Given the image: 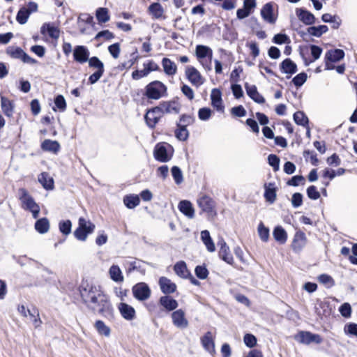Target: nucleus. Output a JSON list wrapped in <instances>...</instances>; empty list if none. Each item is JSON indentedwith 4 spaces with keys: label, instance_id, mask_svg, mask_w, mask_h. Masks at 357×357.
<instances>
[{
    "label": "nucleus",
    "instance_id": "nucleus-26",
    "mask_svg": "<svg viewBox=\"0 0 357 357\" xmlns=\"http://www.w3.org/2000/svg\"><path fill=\"white\" fill-rule=\"evenodd\" d=\"M159 284L162 292L165 294H172L176 289V285L165 277H161L159 279Z\"/></svg>",
    "mask_w": 357,
    "mask_h": 357
},
{
    "label": "nucleus",
    "instance_id": "nucleus-14",
    "mask_svg": "<svg viewBox=\"0 0 357 357\" xmlns=\"http://www.w3.org/2000/svg\"><path fill=\"white\" fill-rule=\"evenodd\" d=\"M173 324L177 328H185L188 326V321L185 317V312L182 309L174 310L172 313Z\"/></svg>",
    "mask_w": 357,
    "mask_h": 357
},
{
    "label": "nucleus",
    "instance_id": "nucleus-40",
    "mask_svg": "<svg viewBox=\"0 0 357 357\" xmlns=\"http://www.w3.org/2000/svg\"><path fill=\"white\" fill-rule=\"evenodd\" d=\"M96 17L100 24L107 22L110 19L109 10L106 8H98L96 11Z\"/></svg>",
    "mask_w": 357,
    "mask_h": 357
},
{
    "label": "nucleus",
    "instance_id": "nucleus-7",
    "mask_svg": "<svg viewBox=\"0 0 357 357\" xmlns=\"http://www.w3.org/2000/svg\"><path fill=\"white\" fill-rule=\"evenodd\" d=\"M197 204L202 211L207 214L208 218L212 219L217 215L215 204L210 197L202 195L197 199Z\"/></svg>",
    "mask_w": 357,
    "mask_h": 357
},
{
    "label": "nucleus",
    "instance_id": "nucleus-58",
    "mask_svg": "<svg viewBox=\"0 0 357 357\" xmlns=\"http://www.w3.org/2000/svg\"><path fill=\"white\" fill-rule=\"evenodd\" d=\"M72 224L70 220H66L59 223V229L61 233L68 235L71 231Z\"/></svg>",
    "mask_w": 357,
    "mask_h": 357
},
{
    "label": "nucleus",
    "instance_id": "nucleus-37",
    "mask_svg": "<svg viewBox=\"0 0 357 357\" xmlns=\"http://www.w3.org/2000/svg\"><path fill=\"white\" fill-rule=\"evenodd\" d=\"M38 181L46 190H52L54 188V180L47 173H41L38 176Z\"/></svg>",
    "mask_w": 357,
    "mask_h": 357
},
{
    "label": "nucleus",
    "instance_id": "nucleus-4",
    "mask_svg": "<svg viewBox=\"0 0 357 357\" xmlns=\"http://www.w3.org/2000/svg\"><path fill=\"white\" fill-rule=\"evenodd\" d=\"M167 86L160 81H153L145 87L144 95L148 99L159 100L167 96Z\"/></svg>",
    "mask_w": 357,
    "mask_h": 357
},
{
    "label": "nucleus",
    "instance_id": "nucleus-35",
    "mask_svg": "<svg viewBox=\"0 0 357 357\" xmlns=\"http://www.w3.org/2000/svg\"><path fill=\"white\" fill-rule=\"evenodd\" d=\"M274 239L280 244H284L287 240V233L281 226H277L273 231Z\"/></svg>",
    "mask_w": 357,
    "mask_h": 357
},
{
    "label": "nucleus",
    "instance_id": "nucleus-32",
    "mask_svg": "<svg viewBox=\"0 0 357 357\" xmlns=\"http://www.w3.org/2000/svg\"><path fill=\"white\" fill-rule=\"evenodd\" d=\"M344 56V52L343 50L340 49L331 50L328 51L325 54V60L331 62H338L342 59Z\"/></svg>",
    "mask_w": 357,
    "mask_h": 357
},
{
    "label": "nucleus",
    "instance_id": "nucleus-6",
    "mask_svg": "<svg viewBox=\"0 0 357 357\" xmlns=\"http://www.w3.org/2000/svg\"><path fill=\"white\" fill-rule=\"evenodd\" d=\"M195 53L198 61L204 68L206 70H211L213 57L212 50L207 46L199 45L196 47Z\"/></svg>",
    "mask_w": 357,
    "mask_h": 357
},
{
    "label": "nucleus",
    "instance_id": "nucleus-61",
    "mask_svg": "<svg viewBox=\"0 0 357 357\" xmlns=\"http://www.w3.org/2000/svg\"><path fill=\"white\" fill-rule=\"evenodd\" d=\"M268 164L273 167L275 171L279 169L280 159L276 155L271 154L268 157Z\"/></svg>",
    "mask_w": 357,
    "mask_h": 357
},
{
    "label": "nucleus",
    "instance_id": "nucleus-16",
    "mask_svg": "<svg viewBox=\"0 0 357 357\" xmlns=\"http://www.w3.org/2000/svg\"><path fill=\"white\" fill-rule=\"evenodd\" d=\"M120 314L123 319L128 321H132L136 317V311L135 308L126 303H120L117 305Z\"/></svg>",
    "mask_w": 357,
    "mask_h": 357
},
{
    "label": "nucleus",
    "instance_id": "nucleus-60",
    "mask_svg": "<svg viewBox=\"0 0 357 357\" xmlns=\"http://www.w3.org/2000/svg\"><path fill=\"white\" fill-rule=\"evenodd\" d=\"M307 194L310 199H318L320 197V194L317 190V188L314 185H311L307 189Z\"/></svg>",
    "mask_w": 357,
    "mask_h": 357
},
{
    "label": "nucleus",
    "instance_id": "nucleus-24",
    "mask_svg": "<svg viewBox=\"0 0 357 357\" xmlns=\"http://www.w3.org/2000/svg\"><path fill=\"white\" fill-rule=\"evenodd\" d=\"M218 245H220V251L219 255L222 258V260L226 261L227 264L232 265L233 264V257L229 252V248L227 245V243L224 240H221L218 243Z\"/></svg>",
    "mask_w": 357,
    "mask_h": 357
},
{
    "label": "nucleus",
    "instance_id": "nucleus-50",
    "mask_svg": "<svg viewBox=\"0 0 357 357\" xmlns=\"http://www.w3.org/2000/svg\"><path fill=\"white\" fill-rule=\"evenodd\" d=\"M294 119L296 123L303 126L307 125L308 122L307 117L303 112L300 111L294 114Z\"/></svg>",
    "mask_w": 357,
    "mask_h": 357
},
{
    "label": "nucleus",
    "instance_id": "nucleus-53",
    "mask_svg": "<svg viewBox=\"0 0 357 357\" xmlns=\"http://www.w3.org/2000/svg\"><path fill=\"white\" fill-rule=\"evenodd\" d=\"M110 277L112 280L116 282H122L123 281V276L121 269H109Z\"/></svg>",
    "mask_w": 357,
    "mask_h": 357
},
{
    "label": "nucleus",
    "instance_id": "nucleus-12",
    "mask_svg": "<svg viewBox=\"0 0 357 357\" xmlns=\"http://www.w3.org/2000/svg\"><path fill=\"white\" fill-rule=\"evenodd\" d=\"M90 56L89 49L84 45H77L73 50L74 60L79 63L87 62Z\"/></svg>",
    "mask_w": 357,
    "mask_h": 357
},
{
    "label": "nucleus",
    "instance_id": "nucleus-1",
    "mask_svg": "<svg viewBox=\"0 0 357 357\" xmlns=\"http://www.w3.org/2000/svg\"><path fill=\"white\" fill-rule=\"evenodd\" d=\"M86 307L93 313H98L111 320L114 317V311L109 296L102 289Z\"/></svg>",
    "mask_w": 357,
    "mask_h": 357
},
{
    "label": "nucleus",
    "instance_id": "nucleus-30",
    "mask_svg": "<svg viewBox=\"0 0 357 357\" xmlns=\"http://www.w3.org/2000/svg\"><path fill=\"white\" fill-rule=\"evenodd\" d=\"M332 307L328 301H321L316 307V312L320 317H328L332 314Z\"/></svg>",
    "mask_w": 357,
    "mask_h": 357
},
{
    "label": "nucleus",
    "instance_id": "nucleus-18",
    "mask_svg": "<svg viewBox=\"0 0 357 357\" xmlns=\"http://www.w3.org/2000/svg\"><path fill=\"white\" fill-rule=\"evenodd\" d=\"M15 105L13 100L8 98L1 96V108L3 114L10 118L15 112Z\"/></svg>",
    "mask_w": 357,
    "mask_h": 357
},
{
    "label": "nucleus",
    "instance_id": "nucleus-34",
    "mask_svg": "<svg viewBox=\"0 0 357 357\" xmlns=\"http://www.w3.org/2000/svg\"><path fill=\"white\" fill-rule=\"evenodd\" d=\"M280 69L283 73L291 75L296 72L297 66L290 59H286L281 63Z\"/></svg>",
    "mask_w": 357,
    "mask_h": 357
},
{
    "label": "nucleus",
    "instance_id": "nucleus-3",
    "mask_svg": "<svg viewBox=\"0 0 357 357\" xmlns=\"http://www.w3.org/2000/svg\"><path fill=\"white\" fill-rule=\"evenodd\" d=\"M18 198L20 200L22 208L29 211L32 213L33 218L36 219L40 213V206L29 192L24 188H20Z\"/></svg>",
    "mask_w": 357,
    "mask_h": 357
},
{
    "label": "nucleus",
    "instance_id": "nucleus-47",
    "mask_svg": "<svg viewBox=\"0 0 357 357\" xmlns=\"http://www.w3.org/2000/svg\"><path fill=\"white\" fill-rule=\"evenodd\" d=\"M87 62L89 67L96 69V71H105L103 63L97 56L89 58Z\"/></svg>",
    "mask_w": 357,
    "mask_h": 357
},
{
    "label": "nucleus",
    "instance_id": "nucleus-11",
    "mask_svg": "<svg viewBox=\"0 0 357 357\" xmlns=\"http://www.w3.org/2000/svg\"><path fill=\"white\" fill-rule=\"evenodd\" d=\"M295 339L300 343L310 344L312 342L321 344L323 341L321 336L319 334H314L310 331H299L296 335Z\"/></svg>",
    "mask_w": 357,
    "mask_h": 357
},
{
    "label": "nucleus",
    "instance_id": "nucleus-44",
    "mask_svg": "<svg viewBox=\"0 0 357 357\" xmlns=\"http://www.w3.org/2000/svg\"><path fill=\"white\" fill-rule=\"evenodd\" d=\"M123 202L129 208H133L139 204L140 200L138 195H130L124 197Z\"/></svg>",
    "mask_w": 357,
    "mask_h": 357
},
{
    "label": "nucleus",
    "instance_id": "nucleus-57",
    "mask_svg": "<svg viewBox=\"0 0 357 357\" xmlns=\"http://www.w3.org/2000/svg\"><path fill=\"white\" fill-rule=\"evenodd\" d=\"M212 111L210 108L203 107L198 112L199 118L202 121H206L211 116Z\"/></svg>",
    "mask_w": 357,
    "mask_h": 357
},
{
    "label": "nucleus",
    "instance_id": "nucleus-45",
    "mask_svg": "<svg viewBox=\"0 0 357 357\" xmlns=\"http://www.w3.org/2000/svg\"><path fill=\"white\" fill-rule=\"evenodd\" d=\"M319 283L324 285L326 288H331L335 285V280L328 274H321L317 277Z\"/></svg>",
    "mask_w": 357,
    "mask_h": 357
},
{
    "label": "nucleus",
    "instance_id": "nucleus-9",
    "mask_svg": "<svg viewBox=\"0 0 357 357\" xmlns=\"http://www.w3.org/2000/svg\"><path fill=\"white\" fill-rule=\"evenodd\" d=\"M134 298L139 301L149 299L151 294V289L145 282H138L132 287Z\"/></svg>",
    "mask_w": 357,
    "mask_h": 357
},
{
    "label": "nucleus",
    "instance_id": "nucleus-63",
    "mask_svg": "<svg viewBox=\"0 0 357 357\" xmlns=\"http://www.w3.org/2000/svg\"><path fill=\"white\" fill-rule=\"evenodd\" d=\"M176 136L179 140L184 141L188 137V132L185 126L180 127L176 130Z\"/></svg>",
    "mask_w": 357,
    "mask_h": 357
},
{
    "label": "nucleus",
    "instance_id": "nucleus-19",
    "mask_svg": "<svg viewBox=\"0 0 357 357\" xmlns=\"http://www.w3.org/2000/svg\"><path fill=\"white\" fill-rule=\"evenodd\" d=\"M162 117L161 112L158 107L149 109L146 115L145 120L150 128H154L159 119Z\"/></svg>",
    "mask_w": 357,
    "mask_h": 357
},
{
    "label": "nucleus",
    "instance_id": "nucleus-29",
    "mask_svg": "<svg viewBox=\"0 0 357 357\" xmlns=\"http://www.w3.org/2000/svg\"><path fill=\"white\" fill-rule=\"evenodd\" d=\"M149 14L154 19H165L164 8L159 3H153L151 4L148 8Z\"/></svg>",
    "mask_w": 357,
    "mask_h": 357
},
{
    "label": "nucleus",
    "instance_id": "nucleus-55",
    "mask_svg": "<svg viewBox=\"0 0 357 357\" xmlns=\"http://www.w3.org/2000/svg\"><path fill=\"white\" fill-rule=\"evenodd\" d=\"M344 333L349 335H354L357 337V324L349 323L344 326Z\"/></svg>",
    "mask_w": 357,
    "mask_h": 357
},
{
    "label": "nucleus",
    "instance_id": "nucleus-33",
    "mask_svg": "<svg viewBox=\"0 0 357 357\" xmlns=\"http://www.w3.org/2000/svg\"><path fill=\"white\" fill-rule=\"evenodd\" d=\"M247 94L256 102L264 103L265 99L259 94L257 90V87L255 85H245Z\"/></svg>",
    "mask_w": 357,
    "mask_h": 357
},
{
    "label": "nucleus",
    "instance_id": "nucleus-39",
    "mask_svg": "<svg viewBox=\"0 0 357 357\" xmlns=\"http://www.w3.org/2000/svg\"><path fill=\"white\" fill-rule=\"evenodd\" d=\"M36 230L40 234H45L49 231L50 222L46 218L38 220L35 224Z\"/></svg>",
    "mask_w": 357,
    "mask_h": 357
},
{
    "label": "nucleus",
    "instance_id": "nucleus-13",
    "mask_svg": "<svg viewBox=\"0 0 357 357\" xmlns=\"http://www.w3.org/2000/svg\"><path fill=\"white\" fill-rule=\"evenodd\" d=\"M185 74L191 84L197 87L201 86L204 82V79L199 72L192 66L187 67Z\"/></svg>",
    "mask_w": 357,
    "mask_h": 357
},
{
    "label": "nucleus",
    "instance_id": "nucleus-41",
    "mask_svg": "<svg viewBox=\"0 0 357 357\" xmlns=\"http://www.w3.org/2000/svg\"><path fill=\"white\" fill-rule=\"evenodd\" d=\"M264 197L266 199L273 203L276 198L275 188L273 183H268L265 185V193Z\"/></svg>",
    "mask_w": 357,
    "mask_h": 357
},
{
    "label": "nucleus",
    "instance_id": "nucleus-43",
    "mask_svg": "<svg viewBox=\"0 0 357 357\" xmlns=\"http://www.w3.org/2000/svg\"><path fill=\"white\" fill-rule=\"evenodd\" d=\"M178 275L183 278H188L190 282L195 285H199L200 282L196 280L191 274L190 269H174Z\"/></svg>",
    "mask_w": 357,
    "mask_h": 357
},
{
    "label": "nucleus",
    "instance_id": "nucleus-5",
    "mask_svg": "<svg viewBox=\"0 0 357 357\" xmlns=\"http://www.w3.org/2000/svg\"><path fill=\"white\" fill-rule=\"evenodd\" d=\"M95 227V225L90 220L79 218L78 227L74 231V235L79 241H85L88 235L93 232Z\"/></svg>",
    "mask_w": 357,
    "mask_h": 357
},
{
    "label": "nucleus",
    "instance_id": "nucleus-48",
    "mask_svg": "<svg viewBox=\"0 0 357 357\" xmlns=\"http://www.w3.org/2000/svg\"><path fill=\"white\" fill-rule=\"evenodd\" d=\"M30 15L31 14L26 10V8L23 7L18 11L16 20L20 24H24L27 22Z\"/></svg>",
    "mask_w": 357,
    "mask_h": 357
},
{
    "label": "nucleus",
    "instance_id": "nucleus-51",
    "mask_svg": "<svg viewBox=\"0 0 357 357\" xmlns=\"http://www.w3.org/2000/svg\"><path fill=\"white\" fill-rule=\"evenodd\" d=\"M108 51L114 59H118L121 52L120 44L119 43H116L109 45L108 47Z\"/></svg>",
    "mask_w": 357,
    "mask_h": 357
},
{
    "label": "nucleus",
    "instance_id": "nucleus-42",
    "mask_svg": "<svg viewBox=\"0 0 357 357\" xmlns=\"http://www.w3.org/2000/svg\"><path fill=\"white\" fill-rule=\"evenodd\" d=\"M328 28L326 25H319L318 26H310L307 28V33L315 37H320L323 33H326Z\"/></svg>",
    "mask_w": 357,
    "mask_h": 357
},
{
    "label": "nucleus",
    "instance_id": "nucleus-2",
    "mask_svg": "<svg viewBox=\"0 0 357 357\" xmlns=\"http://www.w3.org/2000/svg\"><path fill=\"white\" fill-rule=\"evenodd\" d=\"M102 289V288L100 285L95 284L86 280H82L78 287L82 303L86 307Z\"/></svg>",
    "mask_w": 357,
    "mask_h": 357
},
{
    "label": "nucleus",
    "instance_id": "nucleus-17",
    "mask_svg": "<svg viewBox=\"0 0 357 357\" xmlns=\"http://www.w3.org/2000/svg\"><path fill=\"white\" fill-rule=\"evenodd\" d=\"M161 112L162 116L165 114H178L179 112V105L175 101H163L157 106Z\"/></svg>",
    "mask_w": 357,
    "mask_h": 357
},
{
    "label": "nucleus",
    "instance_id": "nucleus-25",
    "mask_svg": "<svg viewBox=\"0 0 357 357\" xmlns=\"http://www.w3.org/2000/svg\"><path fill=\"white\" fill-rule=\"evenodd\" d=\"M40 32L42 34H48V36L54 39H58L60 36V31L59 28L51 23H45L41 29Z\"/></svg>",
    "mask_w": 357,
    "mask_h": 357
},
{
    "label": "nucleus",
    "instance_id": "nucleus-20",
    "mask_svg": "<svg viewBox=\"0 0 357 357\" xmlns=\"http://www.w3.org/2000/svg\"><path fill=\"white\" fill-rule=\"evenodd\" d=\"M211 100L212 106L218 112L224 111V105L222 98V93L218 89H213L211 93Z\"/></svg>",
    "mask_w": 357,
    "mask_h": 357
},
{
    "label": "nucleus",
    "instance_id": "nucleus-10",
    "mask_svg": "<svg viewBox=\"0 0 357 357\" xmlns=\"http://www.w3.org/2000/svg\"><path fill=\"white\" fill-rule=\"evenodd\" d=\"M6 54L13 59L22 60L24 63L35 64L36 61L25 53L22 48L16 46H9L6 49Z\"/></svg>",
    "mask_w": 357,
    "mask_h": 357
},
{
    "label": "nucleus",
    "instance_id": "nucleus-36",
    "mask_svg": "<svg viewBox=\"0 0 357 357\" xmlns=\"http://www.w3.org/2000/svg\"><path fill=\"white\" fill-rule=\"evenodd\" d=\"M41 148L45 151L52 152L56 153L60 149V144L58 142L45 139L41 144Z\"/></svg>",
    "mask_w": 357,
    "mask_h": 357
},
{
    "label": "nucleus",
    "instance_id": "nucleus-59",
    "mask_svg": "<svg viewBox=\"0 0 357 357\" xmlns=\"http://www.w3.org/2000/svg\"><path fill=\"white\" fill-rule=\"evenodd\" d=\"M303 195L299 192H296L292 195L291 204L294 208H298L302 205Z\"/></svg>",
    "mask_w": 357,
    "mask_h": 357
},
{
    "label": "nucleus",
    "instance_id": "nucleus-64",
    "mask_svg": "<svg viewBox=\"0 0 357 357\" xmlns=\"http://www.w3.org/2000/svg\"><path fill=\"white\" fill-rule=\"evenodd\" d=\"M326 162L328 165L332 167H337L341 164L340 158L335 153H333L331 156L328 157Z\"/></svg>",
    "mask_w": 357,
    "mask_h": 357
},
{
    "label": "nucleus",
    "instance_id": "nucleus-23",
    "mask_svg": "<svg viewBox=\"0 0 357 357\" xmlns=\"http://www.w3.org/2000/svg\"><path fill=\"white\" fill-rule=\"evenodd\" d=\"M159 303L168 312L176 310L178 305L177 301L168 295L161 296Z\"/></svg>",
    "mask_w": 357,
    "mask_h": 357
},
{
    "label": "nucleus",
    "instance_id": "nucleus-52",
    "mask_svg": "<svg viewBox=\"0 0 357 357\" xmlns=\"http://www.w3.org/2000/svg\"><path fill=\"white\" fill-rule=\"evenodd\" d=\"M243 341L245 344L249 348H252L257 344L256 337L250 333H248L244 335Z\"/></svg>",
    "mask_w": 357,
    "mask_h": 357
},
{
    "label": "nucleus",
    "instance_id": "nucleus-49",
    "mask_svg": "<svg viewBox=\"0 0 357 357\" xmlns=\"http://www.w3.org/2000/svg\"><path fill=\"white\" fill-rule=\"evenodd\" d=\"M172 175L176 184H181L183 181V173L177 166H174L171 169Z\"/></svg>",
    "mask_w": 357,
    "mask_h": 357
},
{
    "label": "nucleus",
    "instance_id": "nucleus-27",
    "mask_svg": "<svg viewBox=\"0 0 357 357\" xmlns=\"http://www.w3.org/2000/svg\"><path fill=\"white\" fill-rule=\"evenodd\" d=\"M178 208L179 211L188 218L192 219L195 217V209L190 202L188 200L181 201Z\"/></svg>",
    "mask_w": 357,
    "mask_h": 357
},
{
    "label": "nucleus",
    "instance_id": "nucleus-22",
    "mask_svg": "<svg viewBox=\"0 0 357 357\" xmlns=\"http://www.w3.org/2000/svg\"><path fill=\"white\" fill-rule=\"evenodd\" d=\"M262 18L268 23L274 24L276 21V17L273 13V5L270 3H266L261 10Z\"/></svg>",
    "mask_w": 357,
    "mask_h": 357
},
{
    "label": "nucleus",
    "instance_id": "nucleus-62",
    "mask_svg": "<svg viewBox=\"0 0 357 357\" xmlns=\"http://www.w3.org/2000/svg\"><path fill=\"white\" fill-rule=\"evenodd\" d=\"M307 79V75L304 73L297 75L292 80L293 83L296 86H302Z\"/></svg>",
    "mask_w": 357,
    "mask_h": 357
},
{
    "label": "nucleus",
    "instance_id": "nucleus-15",
    "mask_svg": "<svg viewBox=\"0 0 357 357\" xmlns=\"http://www.w3.org/2000/svg\"><path fill=\"white\" fill-rule=\"evenodd\" d=\"M201 344L204 349L211 354L213 355L215 354V337L211 331H207L201 337Z\"/></svg>",
    "mask_w": 357,
    "mask_h": 357
},
{
    "label": "nucleus",
    "instance_id": "nucleus-28",
    "mask_svg": "<svg viewBox=\"0 0 357 357\" xmlns=\"http://www.w3.org/2000/svg\"><path fill=\"white\" fill-rule=\"evenodd\" d=\"M296 15L298 19L306 25H311L315 22V17L307 10L301 8L297 9Z\"/></svg>",
    "mask_w": 357,
    "mask_h": 357
},
{
    "label": "nucleus",
    "instance_id": "nucleus-46",
    "mask_svg": "<svg viewBox=\"0 0 357 357\" xmlns=\"http://www.w3.org/2000/svg\"><path fill=\"white\" fill-rule=\"evenodd\" d=\"M257 232L260 239L264 242H267L269 239V229L260 222L257 227Z\"/></svg>",
    "mask_w": 357,
    "mask_h": 357
},
{
    "label": "nucleus",
    "instance_id": "nucleus-54",
    "mask_svg": "<svg viewBox=\"0 0 357 357\" xmlns=\"http://www.w3.org/2000/svg\"><path fill=\"white\" fill-rule=\"evenodd\" d=\"M55 106L61 111L63 112L66 109V102L62 95H58L54 99Z\"/></svg>",
    "mask_w": 357,
    "mask_h": 357
},
{
    "label": "nucleus",
    "instance_id": "nucleus-38",
    "mask_svg": "<svg viewBox=\"0 0 357 357\" xmlns=\"http://www.w3.org/2000/svg\"><path fill=\"white\" fill-rule=\"evenodd\" d=\"M94 328L97 331L98 333L100 335L109 337L111 333V329L107 326L103 321L97 320L94 323Z\"/></svg>",
    "mask_w": 357,
    "mask_h": 357
},
{
    "label": "nucleus",
    "instance_id": "nucleus-8",
    "mask_svg": "<svg viewBox=\"0 0 357 357\" xmlns=\"http://www.w3.org/2000/svg\"><path fill=\"white\" fill-rule=\"evenodd\" d=\"M155 158L162 162L170 160L173 155V149L170 145L158 144L154 149Z\"/></svg>",
    "mask_w": 357,
    "mask_h": 357
},
{
    "label": "nucleus",
    "instance_id": "nucleus-56",
    "mask_svg": "<svg viewBox=\"0 0 357 357\" xmlns=\"http://www.w3.org/2000/svg\"><path fill=\"white\" fill-rule=\"evenodd\" d=\"M339 311L342 317L348 318L351 314V307L349 303H344L340 307Z\"/></svg>",
    "mask_w": 357,
    "mask_h": 357
},
{
    "label": "nucleus",
    "instance_id": "nucleus-21",
    "mask_svg": "<svg viewBox=\"0 0 357 357\" xmlns=\"http://www.w3.org/2000/svg\"><path fill=\"white\" fill-rule=\"evenodd\" d=\"M306 245V236L302 231L296 233L292 242V249L296 252H301Z\"/></svg>",
    "mask_w": 357,
    "mask_h": 357
},
{
    "label": "nucleus",
    "instance_id": "nucleus-31",
    "mask_svg": "<svg viewBox=\"0 0 357 357\" xmlns=\"http://www.w3.org/2000/svg\"><path fill=\"white\" fill-rule=\"evenodd\" d=\"M162 66L164 73L169 76H173L176 73L177 66L176 63L168 58H163Z\"/></svg>",
    "mask_w": 357,
    "mask_h": 357
}]
</instances>
